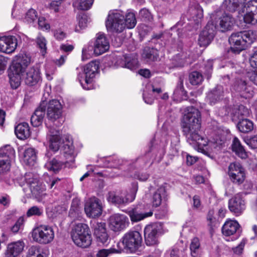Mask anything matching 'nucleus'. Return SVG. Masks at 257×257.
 Instances as JSON below:
<instances>
[{
  "label": "nucleus",
  "mask_w": 257,
  "mask_h": 257,
  "mask_svg": "<svg viewBox=\"0 0 257 257\" xmlns=\"http://www.w3.org/2000/svg\"><path fill=\"white\" fill-rule=\"evenodd\" d=\"M183 134L192 143H195L199 149L207 145L206 139L199 134L201 126V112L194 106H188L184 110L181 121Z\"/></svg>",
  "instance_id": "obj_1"
},
{
  "label": "nucleus",
  "mask_w": 257,
  "mask_h": 257,
  "mask_svg": "<svg viewBox=\"0 0 257 257\" xmlns=\"http://www.w3.org/2000/svg\"><path fill=\"white\" fill-rule=\"evenodd\" d=\"M143 237L141 232L137 230H130L125 232L116 243L115 252L135 253L142 247Z\"/></svg>",
  "instance_id": "obj_2"
},
{
  "label": "nucleus",
  "mask_w": 257,
  "mask_h": 257,
  "mask_svg": "<svg viewBox=\"0 0 257 257\" xmlns=\"http://www.w3.org/2000/svg\"><path fill=\"white\" fill-rule=\"evenodd\" d=\"M255 40V35L251 30L232 33L229 37L230 50L234 54H239Z\"/></svg>",
  "instance_id": "obj_3"
},
{
  "label": "nucleus",
  "mask_w": 257,
  "mask_h": 257,
  "mask_svg": "<svg viewBox=\"0 0 257 257\" xmlns=\"http://www.w3.org/2000/svg\"><path fill=\"white\" fill-rule=\"evenodd\" d=\"M70 235L73 242L78 247L85 248L91 244V232L87 224H75L70 232Z\"/></svg>",
  "instance_id": "obj_4"
},
{
  "label": "nucleus",
  "mask_w": 257,
  "mask_h": 257,
  "mask_svg": "<svg viewBox=\"0 0 257 257\" xmlns=\"http://www.w3.org/2000/svg\"><path fill=\"white\" fill-rule=\"evenodd\" d=\"M99 62L93 60L84 67L83 72L84 78L79 79V82L83 89L89 90L92 88L94 78L96 74L99 72Z\"/></svg>",
  "instance_id": "obj_5"
},
{
  "label": "nucleus",
  "mask_w": 257,
  "mask_h": 257,
  "mask_svg": "<svg viewBox=\"0 0 257 257\" xmlns=\"http://www.w3.org/2000/svg\"><path fill=\"white\" fill-rule=\"evenodd\" d=\"M162 226L158 222L146 225L144 229V236L147 246H152L159 243V237L162 234Z\"/></svg>",
  "instance_id": "obj_6"
},
{
  "label": "nucleus",
  "mask_w": 257,
  "mask_h": 257,
  "mask_svg": "<svg viewBox=\"0 0 257 257\" xmlns=\"http://www.w3.org/2000/svg\"><path fill=\"white\" fill-rule=\"evenodd\" d=\"M32 237L34 240L37 242L46 244L53 240L54 232L51 227L48 225H41L33 229Z\"/></svg>",
  "instance_id": "obj_7"
},
{
  "label": "nucleus",
  "mask_w": 257,
  "mask_h": 257,
  "mask_svg": "<svg viewBox=\"0 0 257 257\" xmlns=\"http://www.w3.org/2000/svg\"><path fill=\"white\" fill-rule=\"evenodd\" d=\"M31 61V57L29 54L20 53L14 57L8 71L22 75L30 64Z\"/></svg>",
  "instance_id": "obj_8"
},
{
  "label": "nucleus",
  "mask_w": 257,
  "mask_h": 257,
  "mask_svg": "<svg viewBox=\"0 0 257 257\" xmlns=\"http://www.w3.org/2000/svg\"><path fill=\"white\" fill-rule=\"evenodd\" d=\"M246 193L239 192L228 200V208L235 216L240 215L246 208L245 196Z\"/></svg>",
  "instance_id": "obj_9"
},
{
  "label": "nucleus",
  "mask_w": 257,
  "mask_h": 257,
  "mask_svg": "<svg viewBox=\"0 0 257 257\" xmlns=\"http://www.w3.org/2000/svg\"><path fill=\"white\" fill-rule=\"evenodd\" d=\"M108 222L110 229L115 232L125 229L130 225L128 218L120 213H114L110 215Z\"/></svg>",
  "instance_id": "obj_10"
},
{
  "label": "nucleus",
  "mask_w": 257,
  "mask_h": 257,
  "mask_svg": "<svg viewBox=\"0 0 257 257\" xmlns=\"http://www.w3.org/2000/svg\"><path fill=\"white\" fill-rule=\"evenodd\" d=\"M41 69L37 66H32L26 71L24 77V82L28 87H37L42 82Z\"/></svg>",
  "instance_id": "obj_11"
},
{
  "label": "nucleus",
  "mask_w": 257,
  "mask_h": 257,
  "mask_svg": "<svg viewBox=\"0 0 257 257\" xmlns=\"http://www.w3.org/2000/svg\"><path fill=\"white\" fill-rule=\"evenodd\" d=\"M228 175L231 182L238 185L241 184L245 179L244 169L239 163L236 162L229 164Z\"/></svg>",
  "instance_id": "obj_12"
},
{
  "label": "nucleus",
  "mask_w": 257,
  "mask_h": 257,
  "mask_svg": "<svg viewBox=\"0 0 257 257\" xmlns=\"http://www.w3.org/2000/svg\"><path fill=\"white\" fill-rule=\"evenodd\" d=\"M124 16L118 12L109 14L105 22L107 29L113 32L120 33L125 29Z\"/></svg>",
  "instance_id": "obj_13"
},
{
  "label": "nucleus",
  "mask_w": 257,
  "mask_h": 257,
  "mask_svg": "<svg viewBox=\"0 0 257 257\" xmlns=\"http://www.w3.org/2000/svg\"><path fill=\"white\" fill-rule=\"evenodd\" d=\"M84 211L88 217L96 218L100 216L102 212L101 201L95 197L89 198L85 204Z\"/></svg>",
  "instance_id": "obj_14"
},
{
  "label": "nucleus",
  "mask_w": 257,
  "mask_h": 257,
  "mask_svg": "<svg viewBox=\"0 0 257 257\" xmlns=\"http://www.w3.org/2000/svg\"><path fill=\"white\" fill-rule=\"evenodd\" d=\"M62 106L57 99L50 100L47 106V117L48 121L54 123L62 116Z\"/></svg>",
  "instance_id": "obj_15"
},
{
  "label": "nucleus",
  "mask_w": 257,
  "mask_h": 257,
  "mask_svg": "<svg viewBox=\"0 0 257 257\" xmlns=\"http://www.w3.org/2000/svg\"><path fill=\"white\" fill-rule=\"evenodd\" d=\"M214 36L213 24L208 23L199 35L198 44L200 47H206L211 43Z\"/></svg>",
  "instance_id": "obj_16"
},
{
  "label": "nucleus",
  "mask_w": 257,
  "mask_h": 257,
  "mask_svg": "<svg viewBox=\"0 0 257 257\" xmlns=\"http://www.w3.org/2000/svg\"><path fill=\"white\" fill-rule=\"evenodd\" d=\"M94 235L96 241L103 245L108 243L109 235L106 228V223L103 222H97L94 226Z\"/></svg>",
  "instance_id": "obj_17"
},
{
  "label": "nucleus",
  "mask_w": 257,
  "mask_h": 257,
  "mask_svg": "<svg viewBox=\"0 0 257 257\" xmlns=\"http://www.w3.org/2000/svg\"><path fill=\"white\" fill-rule=\"evenodd\" d=\"M1 52L11 54L18 46V40L14 36H1Z\"/></svg>",
  "instance_id": "obj_18"
},
{
  "label": "nucleus",
  "mask_w": 257,
  "mask_h": 257,
  "mask_svg": "<svg viewBox=\"0 0 257 257\" xmlns=\"http://www.w3.org/2000/svg\"><path fill=\"white\" fill-rule=\"evenodd\" d=\"M109 48V43L103 34H98L94 45V53L99 56Z\"/></svg>",
  "instance_id": "obj_19"
},
{
  "label": "nucleus",
  "mask_w": 257,
  "mask_h": 257,
  "mask_svg": "<svg viewBox=\"0 0 257 257\" xmlns=\"http://www.w3.org/2000/svg\"><path fill=\"white\" fill-rule=\"evenodd\" d=\"M45 125L47 127L49 128V132L51 134L49 139V148L53 152H56L60 149L62 139L59 131L52 128L51 124L49 125L48 122H46Z\"/></svg>",
  "instance_id": "obj_20"
},
{
  "label": "nucleus",
  "mask_w": 257,
  "mask_h": 257,
  "mask_svg": "<svg viewBox=\"0 0 257 257\" xmlns=\"http://www.w3.org/2000/svg\"><path fill=\"white\" fill-rule=\"evenodd\" d=\"M246 2V0H225L223 7L226 11L230 12L238 11L239 13H244Z\"/></svg>",
  "instance_id": "obj_21"
},
{
  "label": "nucleus",
  "mask_w": 257,
  "mask_h": 257,
  "mask_svg": "<svg viewBox=\"0 0 257 257\" xmlns=\"http://www.w3.org/2000/svg\"><path fill=\"white\" fill-rule=\"evenodd\" d=\"M61 152L66 160L65 161L66 165L69 163L73 164L75 162L76 154H75V148L72 143L68 141L64 143Z\"/></svg>",
  "instance_id": "obj_22"
},
{
  "label": "nucleus",
  "mask_w": 257,
  "mask_h": 257,
  "mask_svg": "<svg viewBox=\"0 0 257 257\" xmlns=\"http://www.w3.org/2000/svg\"><path fill=\"white\" fill-rule=\"evenodd\" d=\"M234 22V19L231 15L224 13L215 22V25L216 26L218 25L222 32H226L230 30Z\"/></svg>",
  "instance_id": "obj_23"
},
{
  "label": "nucleus",
  "mask_w": 257,
  "mask_h": 257,
  "mask_svg": "<svg viewBox=\"0 0 257 257\" xmlns=\"http://www.w3.org/2000/svg\"><path fill=\"white\" fill-rule=\"evenodd\" d=\"M25 244L22 241H18L9 243L5 252L6 257L18 256L23 250Z\"/></svg>",
  "instance_id": "obj_24"
},
{
  "label": "nucleus",
  "mask_w": 257,
  "mask_h": 257,
  "mask_svg": "<svg viewBox=\"0 0 257 257\" xmlns=\"http://www.w3.org/2000/svg\"><path fill=\"white\" fill-rule=\"evenodd\" d=\"M15 133L17 137L21 140L27 139L31 135L29 125L26 122L18 123L15 127Z\"/></svg>",
  "instance_id": "obj_25"
},
{
  "label": "nucleus",
  "mask_w": 257,
  "mask_h": 257,
  "mask_svg": "<svg viewBox=\"0 0 257 257\" xmlns=\"http://www.w3.org/2000/svg\"><path fill=\"white\" fill-rule=\"evenodd\" d=\"M239 227L240 225L237 221L232 220H227L222 227V233L226 236L233 235L236 232Z\"/></svg>",
  "instance_id": "obj_26"
},
{
  "label": "nucleus",
  "mask_w": 257,
  "mask_h": 257,
  "mask_svg": "<svg viewBox=\"0 0 257 257\" xmlns=\"http://www.w3.org/2000/svg\"><path fill=\"white\" fill-rule=\"evenodd\" d=\"M45 107L39 106L34 111L31 117V123L34 127H38L43 121L45 114Z\"/></svg>",
  "instance_id": "obj_27"
},
{
  "label": "nucleus",
  "mask_w": 257,
  "mask_h": 257,
  "mask_svg": "<svg viewBox=\"0 0 257 257\" xmlns=\"http://www.w3.org/2000/svg\"><path fill=\"white\" fill-rule=\"evenodd\" d=\"M223 91L222 87H215L207 95V99L211 105L215 104L223 98Z\"/></svg>",
  "instance_id": "obj_28"
},
{
  "label": "nucleus",
  "mask_w": 257,
  "mask_h": 257,
  "mask_svg": "<svg viewBox=\"0 0 257 257\" xmlns=\"http://www.w3.org/2000/svg\"><path fill=\"white\" fill-rule=\"evenodd\" d=\"M135 196L132 195L131 200H129L127 197L123 198L122 196L117 195L114 191L109 192L107 199L108 202L114 204H124L133 201L135 199Z\"/></svg>",
  "instance_id": "obj_29"
},
{
  "label": "nucleus",
  "mask_w": 257,
  "mask_h": 257,
  "mask_svg": "<svg viewBox=\"0 0 257 257\" xmlns=\"http://www.w3.org/2000/svg\"><path fill=\"white\" fill-rule=\"evenodd\" d=\"M231 149L238 157L242 159H245L248 157L247 152L237 137H234L233 139Z\"/></svg>",
  "instance_id": "obj_30"
},
{
  "label": "nucleus",
  "mask_w": 257,
  "mask_h": 257,
  "mask_svg": "<svg viewBox=\"0 0 257 257\" xmlns=\"http://www.w3.org/2000/svg\"><path fill=\"white\" fill-rule=\"evenodd\" d=\"M138 207L134 208L125 211L129 216L132 222H138L148 217L149 214L142 213Z\"/></svg>",
  "instance_id": "obj_31"
},
{
  "label": "nucleus",
  "mask_w": 257,
  "mask_h": 257,
  "mask_svg": "<svg viewBox=\"0 0 257 257\" xmlns=\"http://www.w3.org/2000/svg\"><path fill=\"white\" fill-rule=\"evenodd\" d=\"M167 197V192L164 187H159L154 193L152 197V205L153 207H159L163 200Z\"/></svg>",
  "instance_id": "obj_32"
},
{
  "label": "nucleus",
  "mask_w": 257,
  "mask_h": 257,
  "mask_svg": "<svg viewBox=\"0 0 257 257\" xmlns=\"http://www.w3.org/2000/svg\"><path fill=\"white\" fill-rule=\"evenodd\" d=\"M142 57L147 61L154 62L159 57V51L153 47H146L143 50Z\"/></svg>",
  "instance_id": "obj_33"
},
{
  "label": "nucleus",
  "mask_w": 257,
  "mask_h": 257,
  "mask_svg": "<svg viewBox=\"0 0 257 257\" xmlns=\"http://www.w3.org/2000/svg\"><path fill=\"white\" fill-rule=\"evenodd\" d=\"M36 160V152L34 149L29 148L25 150L23 155V160L27 165L33 166Z\"/></svg>",
  "instance_id": "obj_34"
},
{
  "label": "nucleus",
  "mask_w": 257,
  "mask_h": 257,
  "mask_svg": "<svg viewBox=\"0 0 257 257\" xmlns=\"http://www.w3.org/2000/svg\"><path fill=\"white\" fill-rule=\"evenodd\" d=\"M237 127L239 132L246 134L250 132L253 129V123L249 119H242L239 120L237 124Z\"/></svg>",
  "instance_id": "obj_35"
},
{
  "label": "nucleus",
  "mask_w": 257,
  "mask_h": 257,
  "mask_svg": "<svg viewBox=\"0 0 257 257\" xmlns=\"http://www.w3.org/2000/svg\"><path fill=\"white\" fill-rule=\"evenodd\" d=\"M238 89L240 93L241 96L243 98H249L253 95V91L252 87L247 85L245 81H240V83L238 84Z\"/></svg>",
  "instance_id": "obj_36"
},
{
  "label": "nucleus",
  "mask_w": 257,
  "mask_h": 257,
  "mask_svg": "<svg viewBox=\"0 0 257 257\" xmlns=\"http://www.w3.org/2000/svg\"><path fill=\"white\" fill-rule=\"evenodd\" d=\"M15 150L10 145H6L1 147V158L12 161L15 157Z\"/></svg>",
  "instance_id": "obj_37"
},
{
  "label": "nucleus",
  "mask_w": 257,
  "mask_h": 257,
  "mask_svg": "<svg viewBox=\"0 0 257 257\" xmlns=\"http://www.w3.org/2000/svg\"><path fill=\"white\" fill-rule=\"evenodd\" d=\"M30 188L31 191L32 195L36 198H42L43 193L45 191L44 188L42 187L41 184H39L37 182H30Z\"/></svg>",
  "instance_id": "obj_38"
},
{
  "label": "nucleus",
  "mask_w": 257,
  "mask_h": 257,
  "mask_svg": "<svg viewBox=\"0 0 257 257\" xmlns=\"http://www.w3.org/2000/svg\"><path fill=\"white\" fill-rule=\"evenodd\" d=\"M94 0H75L72 3V6L78 10L87 11L91 8Z\"/></svg>",
  "instance_id": "obj_39"
},
{
  "label": "nucleus",
  "mask_w": 257,
  "mask_h": 257,
  "mask_svg": "<svg viewBox=\"0 0 257 257\" xmlns=\"http://www.w3.org/2000/svg\"><path fill=\"white\" fill-rule=\"evenodd\" d=\"M200 242L197 237H193L190 244V250L191 255L192 257H198L200 249Z\"/></svg>",
  "instance_id": "obj_40"
},
{
  "label": "nucleus",
  "mask_w": 257,
  "mask_h": 257,
  "mask_svg": "<svg viewBox=\"0 0 257 257\" xmlns=\"http://www.w3.org/2000/svg\"><path fill=\"white\" fill-rule=\"evenodd\" d=\"M8 77L9 78V83L11 87L13 89H17L21 83V75L17 74L13 72L8 71Z\"/></svg>",
  "instance_id": "obj_41"
},
{
  "label": "nucleus",
  "mask_w": 257,
  "mask_h": 257,
  "mask_svg": "<svg viewBox=\"0 0 257 257\" xmlns=\"http://www.w3.org/2000/svg\"><path fill=\"white\" fill-rule=\"evenodd\" d=\"M104 167L117 168L121 164V161L116 156H110L103 160Z\"/></svg>",
  "instance_id": "obj_42"
},
{
  "label": "nucleus",
  "mask_w": 257,
  "mask_h": 257,
  "mask_svg": "<svg viewBox=\"0 0 257 257\" xmlns=\"http://www.w3.org/2000/svg\"><path fill=\"white\" fill-rule=\"evenodd\" d=\"M189 79L190 83L192 85H198L202 82L203 77L201 73L194 71L190 73L189 75Z\"/></svg>",
  "instance_id": "obj_43"
},
{
  "label": "nucleus",
  "mask_w": 257,
  "mask_h": 257,
  "mask_svg": "<svg viewBox=\"0 0 257 257\" xmlns=\"http://www.w3.org/2000/svg\"><path fill=\"white\" fill-rule=\"evenodd\" d=\"M123 24L125 25V28L133 29L137 24V20L135 15L133 13H129L124 17Z\"/></svg>",
  "instance_id": "obj_44"
},
{
  "label": "nucleus",
  "mask_w": 257,
  "mask_h": 257,
  "mask_svg": "<svg viewBox=\"0 0 257 257\" xmlns=\"http://www.w3.org/2000/svg\"><path fill=\"white\" fill-rule=\"evenodd\" d=\"M249 110L245 106L240 105L235 111V115L239 120L245 119L249 115Z\"/></svg>",
  "instance_id": "obj_45"
},
{
  "label": "nucleus",
  "mask_w": 257,
  "mask_h": 257,
  "mask_svg": "<svg viewBox=\"0 0 257 257\" xmlns=\"http://www.w3.org/2000/svg\"><path fill=\"white\" fill-rule=\"evenodd\" d=\"M64 164L65 165V162H63L57 160L56 158H53L49 162V170L57 173L62 169Z\"/></svg>",
  "instance_id": "obj_46"
},
{
  "label": "nucleus",
  "mask_w": 257,
  "mask_h": 257,
  "mask_svg": "<svg viewBox=\"0 0 257 257\" xmlns=\"http://www.w3.org/2000/svg\"><path fill=\"white\" fill-rule=\"evenodd\" d=\"M245 11L257 17V0H250L247 3H246Z\"/></svg>",
  "instance_id": "obj_47"
},
{
  "label": "nucleus",
  "mask_w": 257,
  "mask_h": 257,
  "mask_svg": "<svg viewBox=\"0 0 257 257\" xmlns=\"http://www.w3.org/2000/svg\"><path fill=\"white\" fill-rule=\"evenodd\" d=\"M136 207H138L140 212L142 213H148L149 214L148 217H151L153 215V210L151 208V205L147 203H141L136 206Z\"/></svg>",
  "instance_id": "obj_48"
},
{
  "label": "nucleus",
  "mask_w": 257,
  "mask_h": 257,
  "mask_svg": "<svg viewBox=\"0 0 257 257\" xmlns=\"http://www.w3.org/2000/svg\"><path fill=\"white\" fill-rule=\"evenodd\" d=\"M27 257H46L42 254L40 251V248L38 246L33 245L30 247L28 251Z\"/></svg>",
  "instance_id": "obj_49"
},
{
  "label": "nucleus",
  "mask_w": 257,
  "mask_h": 257,
  "mask_svg": "<svg viewBox=\"0 0 257 257\" xmlns=\"http://www.w3.org/2000/svg\"><path fill=\"white\" fill-rule=\"evenodd\" d=\"M37 12L33 9H29L26 14L25 20L28 23H33L35 21H36L37 19Z\"/></svg>",
  "instance_id": "obj_50"
},
{
  "label": "nucleus",
  "mask_w": 257,
  "mask_h": 257,
  "mask_svg": "<svg viewBox=\"0 0 257 257\" xmlns=\"http://www.w3.org/2000/svg\"><path fill=\"white\" fill-rule=\"evenodd\" d=\"M184 78L182 76H180L178 78V83L176 88L175 90V92L178 93L181 95H186L187 91L185 90L184 87Z\"/></svg>",
  "instance_id": "obj_51"
},
{
  "label": "nucleus",
  "mask_w": 257,
  "mask_h": 257,
  "mask_svg": "<svg viewBox=\"0 0 257 257\" xmlns=\"http://www.w3.org/2000/svg\"><path fill=\"white\" fill-rule=\"evenodd\" d=\"M11 163L12 161L10 160L1 158V174L10 172L11 168Z\"/></svg>",
  "instance_id": "obj_52"
},
{
  "label": "nucleus",
  "mask_w": 257,
  "mask_h": 257,
  "mask_svg": "<svg viewBox=\"0 0 257 257\" xmlns=\"http://www.w3.org/2000/svg\"><path fill=\"white\" fill-rule=\"evenodd\" d=\"M78 26L80 29H83L87 26V16L84 13L79 14L77 16Z\"/></svg>",
  "instance_id": "obj_53"
},
{
  "label": "nucleus",
  "mask_w": 257,
  "mask_h": 257,
  "mask_svg": "<svg viewBox=\"0 0 257 257\" xmlns=\"http://www.w3.org/2000/svg\"><path fill=\"white\" fill-rule=\"evenodd\" d=\"M64 0L52 1L48 5V8L51 11L57 13L60 11V8Z\"/></svg>",
  "instance_id": "obj_54"
},
{
  "label": "nucleus",
  "mask_w": 257,
  "mask_h": 257,
  "mask_svg": "<svg viewBox=\"0 0 257 257\" xmlns=\"http://www.w3.org/2000/svg\"><path fill=\"white\" fill-rule=\"evenodd\" d=\"M113 249H116V246H114L108 249H100L97 253L96 257H107L110 253H119V252H113Z\"/></svg>",
  "instance_id": "obj_55"
},
{
  "label": "nucleus",
  "mask_w": 257,
  "mask_h": 257,
  "mask_svg": "<svg viewBox=\"0 0 257 257\" xmlns=\"http://www.w3.org/2000/svg\"><path fill=\"white\" fill-rule=\"evenodd\" d=\"M37 44L41 50L42 55H44L46 53V40L43 37H39L37 39Z\"/></svg>",
  "instance_id": "obj_56"
},
{
  "label": "nucleus",
  "mask_w": 257,
  "mask_h": 257,
  "mask_svg": "<svg viewBox=\"0 0 257 257\" xmlns=\"http://www.w3.org/2000/svg\"><path fill=\"white\" fill-rule=\"evenodd\" d=\"M246 12V14L243 17L244 22L246 24H255L257 23V17L254 15Z\"/></svg>",
  "instance_id": "obj_57"
},
{
  "label": "nucleus",
  "mask_w": 257,
  "mask_h": 257,
  "mask_svg": "<svg viewBox=\"0 0 257 257\" xmlns=\"http://www.w3.org/2000/svg\"><path fill=\"white\" fill-rule=\"evenodd\" d=\"M43 213L42 211L37 206H34L28 209L27 212V216L30 217L33 215L40 216Z\"/></svg>",
  "instance_id": "obj_58"
},
{
  "label": "nucleus",
  "mask_w": 257,
  "mask_h": 257,
  "mask_svg": "<svg viewBox=\"0 0 257 257\" xmlns=\"http://www.w3.org/2000/svg\"><path fill=\"white\" fill-rule=\"evenodd\" d=\"M214 210L213 209H210L208 211L207 214V220L208 221V226L210 228V230H213V223L214 222Z\"/></svg>",
  "instance_id": "obj_59"
},
{
  "label": "nucleus",
  "mask_w": 257,
  "mask_h": 257,
  "mask_svg": "<svg viewBox=\"0 0 257 257\" xmlns=\"http://www.w3.org/2000/svg\"><path fill=\"white\" fill-rule=\"evenodd\" d=\"M151 157L150 152L146 153L145 155L139 157L137 159V161L143 162V165H146L151 162Z\"/></svg>",
  "instance_id": "obj_60"
},
{
  "label": "nucleus",
  "mask_w": 257,
  "mask_h": 257,
  "mask_svg": "<svg viewBox=\"0 0 257 257\" xmlns=\"http://www.w3.org/2000/svg\"><path fill=\"white\" fill-rule=\"evenodd\" d=\"M245 243L246 241L242 239L237 246L232 248L233 252L238 255L241 254L243 252Z\"/></svg>",
  "instance_id": "obj_61"
},
{
  "label": "nucleus",
  "mask_w": 257,
  "mask_h": 257,
  "mask_svg": "<svg viewBox=\"0 0 257 257\" xmlns=\"http://www.w3.org/2000/svg\"><path fill=\"white\" fill-rule=\"evenodd\" d=\"M23 222L24 220L23 218H19L15 224L11 227V231L14 233H17L20 230L21 226L23 225Z\"/></svg>",
  "instance_id": "obj_62"
},
{
  "label": "nucleus",
  "mask_w": 257,
  "mask_h": 257,
  "mask_svg": "<svg viewBox=\"0 0 257 257\" xmlns=\"http://www.w3.org/2000/svg\"><path fill=\"white\" fill-rule=\"evenodd\" d=\"M38 25L42 30H48L50 29V26L46 22V19L44 17H40L38 19Z\"/></svg>",
  "instance_id": "obj_63"
},
{
  "label": "nucleus",
  "mask_w": 257,
  "mask_h": 257,
  "mask_svg": "<svg viewBox=\"0 0 257 257\" xmlns=\"http://www.w3.org/2000/svg\"><path fill=\"white\" fill-rule=\"evenodd\" d=\"M250 66L254 68H257V50L253 53L249 59Z\"/></svg>",
  "instance_id": "obj_64"
}]
</instances>
